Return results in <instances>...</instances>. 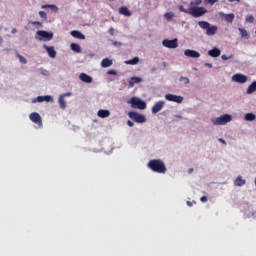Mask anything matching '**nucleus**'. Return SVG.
<instances>
[{"label":"nucleus","instance_id":"8fccbe9b","mask_svg":"<svg viewBox=\"0 0 256 256\" xmlns=\"http://www.w3.org/2000/svg\"><path fill=\"white\" fill-rule=\"evenodd\" d=\"M127 124H128L129 127H133L134 126V123L132 121H130V120H128Z\"/></svg>","mask_w":256,"mask_h":256},{"label":"nucleus","instance_id":"423d86ee","mask_svg":"<svg viewBox=\"0 0 256 256\" xmlns=\"http://www.w3.org/2000/svg\"><path fill=\"white\" fill-rule=\"evenodd\" d=\"M54 38L53 32H47V30H37L35 39L40 42H50Z\"/></svg>","mask_w":256,"mask_h":256},{"label":"nucleus","instance_id":"dca6fc26","mask_svg":"<svg viewBox=\"0 0 256 256\" xmlns=\"http://www.w3.org/2000/svg\"><path fill=\"white\" fill-rule=\"evenodd\" d=\"M79 79L86 84H91L93 82V78L85 73H81Z\"/></svg>","mask_w":256,"mask_h":256},{"label":"nucleus","instance_id":"6e6552de","mask_svg":"<svg viewBox=\"0 0 256 256\" xmlns=\"http://www.w3.org/2000/svg\"><path fill=\"white\" fill-rule=\"evenodd\" d=\"M129 117L135 121L136 123H145L147 121L146 117L142 114H139L138 112L131 111L129 112Z\"/></svg>","mask_w":256,"mask_h":256},{"label":"nucleus","instance_id":"bf43d9fd","mask_svg":"<svg viewBox=\"0 0 256 256\" xmlns=\"http://www.w3.org/2000/svg\"><path fill=\"white\" fill-rule=\"evenodd\" d=\"M255 186H256V177H255Z\"/></svg>","mask_w":256,"mask_h":256},{"label":"nucleus","instance_id":"603ef678","mask_svg":"<svg viewBox=\"0 0 256 256\" xmlns=\"http://www.w3.org/2000/svg\"><path fill=\"white\" fill-rule=\"evenodd\" d=\"M187 205H188L189 207H192V206H193V202L187 201Z\"/></svg>","mask_w":256,"mask_h":256},{"label":"nucleus","instance_id":"473e14b6","mask_svg":"<svg viewBox=\"0 0 256 256\" xmlns=\"http://www.w3.org/2000/svg\"><path fill=\"white\" fill-rule=\"evenodd\" d=\"M202 4V0H193L190 2L191 7H197Z\"/></svg>","mask_w":256,"mask_h":256},{"label":"nucleus","instance_id":"4d7b16f0","mask_svg":"<svg viewBox=\"0 0 256 256\" xmlns=\"http://www.w3.org/2000/svg\"><path fill=\"white\" fill-rule=\"evenodd\" d=\"M175 117H177V118H179V119H181V118H182V116H181V115H175Z\"/></svg>","mask_w":256,"mask_h":256},{"label":"nucleus","instance_id":"cd10ccee","mask_svg":"<svg viewBox=\"0 0 256 256\" xmlns=\"http://www.w3.org/2000/svg\"><path fill=\"white\" fill-rule=\"evenodd\" d=\"M254 92H256V81L250 84L247 88V94L252 95Z\"/></svg>","mask_w":256,"mask_h":256},{"label":"nucleus","instance_id":"39448f33","mask_svg":"<svg viewBox=\"0 0 256 256\" xmlns=\"http://www.w3.org/2000/svg\"><path fill=\"white\" fill-rule=\"evenodd\" d=\"M198 25L201 29L206 30L207 36H215L219 31V28L217 26H213L211 25V23H208L206 21H200Z\"/></svg>","mask_w":256,"mask_h":256},{"label":"nucleus","instance_id":"49530a36","mask_svg":"<svg viewBox=\"0 0 256 256\" xmlns=\"http://www.w3.org/2000/svg\"><path fill=\"white\" fill-rule=\"evenodd\" d=\"M200 200L203 203L207 202V196H202V198H200Z\"/></svg>","mask_w":256,"mask_h":256},{"label":"nucleus","instance_id":"c9c22d12","mask_svg":"<svg viewBox=\"0 0 256 256\" xmlns=\"http://www.w3.org/2000/svg\"><path fill=\"white\" fill-rule=\"evenodd\" d=\"M179 81L184 83L185 85H188L190 83V80L187 77H180Z\"/></svg>","mask_w":256,"mask_h":256},{"label":"nucleus","instance_id":"4c0bfd02","mask_svg":"<svg viewBox=\"0 0 256 256\" xmlns=\"http://www.w3.org/2000/svg\"><path fill=\"white\" fill-rule=\"evenodd\" d=\"M17 57L19 59V61L22 63V64H26L27 63V60L24 56L20 55V54H17Z\"/></svg>","mask_w":256,"mask_h":256},{"label":"nucleus","instance_id":"2eb2a0df","mask_svg":"<svg viewBox=\"0 0 256 256\" xmlns=\"http://www.w3.org/2000/svg\"><path fill=\"white\" fill-rule=\"evenodd\" d=\"M219 15L228 23H233L235 19V14L230 13V14H225L224 12H220Z\"/></svg>","mask_w":256,"mask_h":256},{"label":"nucleus","instance_id":"aec40b11","mask_svg":"<svg viewBox=\"0 0 256 256\" xmlns=\"http://www.w3.org/2000/svg\"><path fill=\"white\" fill-rule=\"evenodd\" d=\"M111 115V112L110 110H106V109H100L98 112H97V116L100 117V118H107Z\"/></svg>","mask_w":256,"mask_h":256},{"label":"nucleus","instance_id":"a19ab883","mask_svg":"<svg viewBox=\"0 0 256 256\" xmlns=\"http://www.w3.org/2000/svg\"><path fill=\"white\" fill-rule=\"evenodd\" d=\"M112 45H113L114 47H121V46H122V43L119 42V41H112Z\"/></svg>","mask_w":256,"mask_h":256},{"label":"nucleus","instance_id":"2f4dec72","mask_svg":"<svg viewBox=\"0 0 256 256\" xmlns=\"http://www.w3.org/2000/svg\"><path fill=\"white\" fill-rule=\"evenodd\" d=\"M43 102L53 103L54 102V98L51 95H45V96H43Z\"/></svg>","mask_w":256,"mask_h":256},{"label":"nucleus","instance_id":"1a4fd4ad","mask_svg":"<svg viewBox=\"0 0 256 256\" xmlns=\"http://www.w3.org/2000/svg\"><path fill=\"white\" fill-rule=\"evenodd\" d=\"M162 46L167 49H177L178 48V39L177 38H174L172 40L164 39L162 41Z\"/></svg>","mask_w":256,"mask_h":256},{"label":"nucleus","instance_id":"ddd939ff","mask_svg":"<svg viewBox=\"0 0 256 256\" xmlns=\"http://www.w3.org/2000/svg\"><path fill=\"white\" fill-rule=\"evenodd\" d=\"M166 102L164 100L157 101L152 107L153 115H157L165 108Z\"/></svg>","mask_w":256,"mask_h":256},{"label":"nucleus","instance_id":"c756f323","mask_svg":"<svg viewBox=\"0 0 256 256\" xmlns=\"http://www.w3.org/2000/svg\"><path fill=\"white\" fill-rule=\"evenodd\" d=\"M244 119L246 121H254L256 119V115L254 113H247L245 116H244Z\"/></svg>","mask_w":256,"mask_h":256},{"label":"nucleus","instance_id":"a18cd8bd","mask_svg":"<svg viewBox=\"0 0 256 256\" xmlns=\"http://www.w3.org/2000/svg\"><path fill=\"white\" fill-rule=\"evenodd\" d=\"M107 73H108L109 75H114V76L117 75V72H116L115 70H109Z\"/></svg>","mask_w":256,"mask_h":256},{"label":"nucleus","instance_id":"e433bc0d","mask_svg":"<svg viewBox=\"0 0 256 256\" xmlns=\"http://www.w3.org/2000/svg\"><path fill=\"white\" fill-rule=\"evenodd\" d=\"M233 57H234V55H229V56H227V55L223 54V55L221 56V59H222L223 61H229V59H233Z\"/></svg>","mask_w":256,"mask_h":256},{"label":"nucleus","instance_id":"f8f14e48","mask_svg":"<svg viewBox=\"0 0 256 256\" xmlns=\"http://www.w3.org/2000/svg\"><path fill=\"white\" fill-rule=\"evenodd\" d=\"M42 48L46 51L50 59H56L57 51L54 46H48L47 44H43Z\"/></svg>","mask_w":256,"mask_h":256},{"label":"nucleus","instance_id":"b1692460","mask_svg":"<svg viewBox=\"0 0 256 256\" xmlns=\"http://www.w3.org/2000/svg\"><path fill=\"white\" fill-rule=\"evenodd\" d=\"M70 50H72L73 52H75L77 54H80L82 52L80 45L77 43L70 44Z\"/></svg>","mask_w":256,"mask_h":256},{"label":"nucleus","instance_id":"6ab92c4d","mask_svg":"<svg viewBox=\"0 0 256 256\" xmlns=\"http://www.w3.org/2000/svg\"><path fill=\"white\" fill-rule=\"evenodd\" d=\"M143 80L140 77H132L129 82V88H133L136 84H140Z\"/></svg>","mask_w":256,"mask_h":256},{"label":"nucleus","instance_id":"ea45409f","mask_svg":"<svg viewBox=\"0 0 256 256\" xmlns=\"http://www.w3.org/2000/svg\"><path fill=\"white\" fill-rule=\"evenodd\" d=\"M246 22H248V23H253V22H254V17H253V15H248V16L246 17Z\"/></svg>","mask_w":256,"mask_h":256},{"label":"nucleus","instance_id":"f3484780","mask_svg":"<svg viewBox=\"0 0 256 256\" xmlns=\"http://www.w3.org/2000/svg\"><path fill=\"white\" fill-rule=\"evenodd\" d=\"M70 35H72V37L78 39V40H85L86 37L82 32H79V30H72V32H70Z\"/></svg>","mask_w":256,"mask_h":256},{"label":"nucleus","instance_id":"f257e3e1","mask_svg":"<svg viewBox=\"0 0 256 256\" xmlns=\"http://www.w3.org/2000/svg\"><path fill=\"white\" fill-rule=\"evenodd\" d=\"M148 169L154 173L165 174L167 173V167L163 160L161 159H152L147 164Z\"/></svg>","mask_w":256,"mask_h":256},{"label":"nucleus","instance_id":"37998d69","mask_svg":"<svg viewBox=\"0 0 256 256\" xmlns=\"http://www.w3.org/2000/svg\"><path fill=\"white\" fill-rule=\"evenodd\" d=\"M40 73L44 76H49L50 75V72L46 69H42Z\"/></svg>","mask_w":256,"mask_h":256},{"label":"nucleus","instance_id":"052dcab7","mask_svg":"<svg viewBox=\"0 0 256 256\" xmlns=\"http://www.w3.org/2000/svg\"><path fill=\"white\" fill-rule=\"evenodd\" d=\"M255 33H256V30H255Z\"/></svg>","mask_w":256,"mask_h":256},{"label":"nucleus","instance_id":"4be33fe9","mask_svg":"<svg viewBox=\"0 0 256 256\" xmlns=\"http://www.w3.org/2000/svg\"><path fill=\"white\" fill-rule=\"evenodd\" d=\"M113 65V60L109 59V58H104L101 61V67L103 68H108L111 67Z\"/></svg>","mask_w":256,"mask_h":256},{"label":"nucleus","instance_id":"7c9ffc66","mask_svg":"<svg viewBox=\"0 0 256 256\" xmlns=\"http://www.w3.org/2000/svg\"><path fill=\"white\" fill-rule=\"evenodd\" d=\"M174 17H175V13L174 12H168V13L164 14V18L167 21H171Z\"/></svg>","mask_w":256,"mask_h":256},{"label":"nucleus","instance_id":"4468645a","mask_svg":"<svg viewBox=\"0 0 256 256\" xmlns=\"http://www.w3.org/2000/svg\"><path fill=\"white\" fill-rule=\"evenodd\" d=\"M184 56L190 57L191 59H199L201 54L196 50L186 49L184 50Z\"/></svg>","mask_w":256,"mask_h":256},{"label":"nucleus","instance_id":"3c124183","mask_svg":"<svg viewBox=\"0 0 256 256\" xmlns=\"http://www.w3.org/2000/svg\"><path fill=\"white\" fill-rule=\"evenodd\" d=\"M240 1H241V0H228L229 3H234V2L240 3Z\"/></svg>","mask_w":256,"mask_h":256},{"label":"nucleus","instance_id":"58836bf2","mask_svg":"<svg viewBox=\"0 0 256 256\" xmlns=\"http://www.w3.org/2000/svg\"><path fill=\"white\" fill-rule=\"evenodd\" d=\"M39 16L44 19V20H47L48 19V15L45 11H40L39 12Z\"/></svg>","mask_w":256,"mask_h":256},{"label":"nucleus","instance_id":"f704fd0d","mask_svg":"<svg viewBox=\"0 0 256 256\" xmlns=\"http://www.w3.org/2000/svg\"><path fill=\"white\" fill-rule=\"evenodd\" d=\"M219 0H204L205 5H214L218 3Z\"/></svg>","mask_w":256,"mask_h":256},{"label":"nucleus","instance_id":"bb28decb","mask_svg":"<svg viewBox=\"0 0 256 256\" xmlns=\"http://www.w3.org/2000/svg\"><path fill=\"white\" fill-rule=\"evenodd\" d=\"M42 9H47L50 8L53 12L57 13L59 11V8L57 5L55 4H47V5H42L41 6Z\"/></svg>","mask_w":256,"mask_h":256},{"label":"nucleus","instance_id":"c03bdc74","mask_svg":"<svg viewBox=\"0 0 256 256\" xmlns=\"http://www.w3.org/2000/svg\"><path fill=\"white\" fill-rule=\"evenodd\" d=\"M108 33H109L111 36H114V33H115L114 28H109Z\"/></svg>","mask_w":256,"mask_h":256},{"label":"nucleus","instance_id":"0eeeda50","mask_svg":"<svg viewBox=\"0 0 256 256\" xmlns=\"http://www.w3.org/2000/svg\"><path fill=\"white\" fill-rule=\"evenodd\" d=\"M164 98L168 102H173V103H176V104H182L183 101H184L183 96L177 95V94H172V93L165 94Z\"/></svg>","mask_w":256,"mask_h":256},{"label":"nucleus","instance_id":"5fc2aeb1","mask_svg":"<svg viewBox=\"0 0 256 256\" xmlns=\"http://www.w3.org/2000/svg\"><path fill=\"white\" fill-rule=\"evenodd\" d=\"M3 42H4V40H3L2 36H0V46H2Z\"/></svg>","mask_w":256,"mask_h":256},{"label":"nucleus","instance_id":"79ce46f5","mask_svg":"<svg viewBox=\"0 0 256 256\" xmlns=\"http://www.w3.org/2000/svg\"><path fill=\"white\" fill-rule=\"evenodd\" d=\"M60 96H62L63 98L71 97L72 96V92L62 93V94H60Z\"/></svg>","mask_w":256,"mask_h":256},{"label":"nucleus","instance_id":"393cba45","mask_svg":"<svg viewBox=\"0 0 256 256\" xmlns=\"http://www.w3.org/2000/svg\"><path fill=\"white\" fill-rule=\"evenodd\" d=\"M58 104H59V108L62 109V110H65L66 107H67L65 98L63 96H61V95H59Z\"/></svg>","mask_w":256,"mask_h":256},{"label":"nucleus","instance_id":"f03ea898","mask_svg":"<svg viewBox=\"0 0 256 256\" xmlns=\"http://www.w3.org/2000/svg\"><path fill=\"white\" fill-rule=\"evenodd\" d=\"M180 12H184L192 15L194 18H199L204 16L208 11L204 7H190L189 9H185L184 6L178 7Z\"/></svg>","mask_w":256,"mask_h":256},{"label":"nucleus","instance_id":"9b49d317","mask_svg":"<svg viewBox=\"0 0 256 256\" xmlns=\"http://www.w3.org/2000/svg\"><path fill=\"white\" fill-rule=\"evenodd\" d=\"M30 120L38 125L39 128H43V119L41 118V115L37 112H33L29 115Z\"/></svg>","mask_w":256,"mask_h":256},{"label":"nucleus","instance_id":"7ed1b4c3","mask_svg":"<svg viewBox=\"0 0 256 256\" xmlns=\"http://www.w3.org/2000/svg\"><path fill=\"white\" fill-rule=\"evenodd\" d=\"M210 121L214 126H225L233 121V116L231 114H222L218 117L211 118Z\"/></svg>","mask_w":256,"mask_h":256},{"label":"nucleus","instance_id":"5701e85b","mask_svg":"<svg viewBox=\"0 0 256 256\" xmlns=\"http://www.w3.org/2000/svg\"><path fill=\"white\" fill-rule=\"evenodd\" d=\"M246 184V180L243 179L242 176H238V178L235 179L234 181V186L242 187Z\"/></svg>","mask_w":256,"mask_h":256},{"label":"nucleus","instance_id":"6e6d98bb","mask_svg":"<svg viewBox=\"0 0 256 256\" xmlns=\"http://www.w3.org/2000/svg\"><path fill=\"white\" fill-rule=\"evenodd\" d=\"M33 25H41L40 22H33Z\"/></svg>","mask_w":256,"mask_h":256},{"label":"nucleus","instance_id":"9d476101","mask_svg":"<svg viewBox=\"0 0 256 256\" xmlns=\"http://www.w3.org/2000/svg\"><path fill=\"white\" fill-rule=\"evenodd\" d=\"M231 81L238 84H245L248 82V77L244 74L238 73L231 77Z\"/></svg>","mask_w":256,"mask_h":256},{"label":"nucleus","instance_id":"a878e982","mask_svg":"<svg viewBox=\"0 0 256 256\" xmlns=\"http://www.w3.org/2000/svg\"><path fill=\"white\" fill-rule=\"evenodd\" d=\"M238 31H240V37H242V39L249 40L250 34L247 32V30L244 28H238Z\"/></svg>","mask_w":256,"mask_h":256},{"label":"nucleus","instance_id":"de8ad7c7","mask_svg":"<svg viewBox=\"0 0 256 256\" xmlns=\"http://www.w3.org/2000/svg\"><path fill=\"white\" fill-rule=\"evenodd\" d=\"M220 143H222L223 145H227V142H226V140H224V139H219L218 140Z\"/></svg>","mask_w":256,"mask_h":256},{"label":"nucleus","instance_id":"864d4df0","mask_svg":"<svg viewBox=\"0 0 256 256\" xmlns=\"http://www.w3.org/2000/svg\"><path fill=\"white\" fill-rule=\"evenodd\" d=\"M17 33V28H12V34H16Z\"/></svg>","mask_w":256,"mask_h":256},{"label":"nucleus","instance_id":"13d9d810","mask_svg":"<svg viewBox=\"0 0 256 256\" xmlns=\"http://www.w3.org/2000/svg\"><path fill=\"white\" fill-rule=\"evenodd\" d=\"M192 171H193V168H191V169L189 170V173H192Z\"/></svg>","mask_w":256,"mask_h":256},{"label":"nucleus","instance_id":"c85d7f7f","mask_svg":"<svg viewBox=\"0 0 256 256\" xmlns=\"http://www.w3.org/2000/svg\"><path fill=\"white\" fill-rule=\"evenodd\" d=\"M139 61H140L139 57H135L131 60L124 61V64H126V65H136V64L139 63Z\"/></svg>","mask_w":256,"mask_h":256},{"label":"nucleus","instance_id":"09e8293b","mask_svg":"<svg viewBox=\"0 0 256 256\" xmlns=\"http://www.w3.org/2000/svg\"><path fill=\"white\" fill-rule=\"evenodd\" d=\"M206 67H208V68H213V64H211V63H205L204 64Z\"/></svg>","mask_w":256,"mask_h":256},{"label":"nucleus","instance_id":"412c9836","mask_svg":"<svg viewBox=\"0 0 256 256\" xmlns=\"http://www.w3.org/2000/svg\"><path fill=\"white\" fill-rule=\"evenodd\" d=\"M208 56L210 57H220L221 56V50L218 48H213L208 51Z\"/></svg>","mask_w":256,"mask_h":256},{"label":"nucleus","instance_id":"a211bd4d","mask_svg":"<svg viewBox=\"0 0 256 256\" xmlns=\"http://www.w3.org/2000/svg\"><path fill=\"white\" fill-rule=\"evenodd\" d=\"M118 12L120 15H124L126 17L132 16V12L126 6L120 7Z\"/></svg>","mask_w":256,"mask_h":256},{"label":"nucleus","instance_id":"20e7f679","mask_svg":"<svg viewBox=\"0 0 256 256\" xmlns=\"http://www.w3.org/2000/svg\"><path fill=\"white\" fill-rule=\"evenodd\" d=\"M126 104L130 105L132 109L141 111L145 110L147 107L146 102L137 96H133L131 99L126 100Z\"/></svg>","mask_w":256,"mask_h":256},{"label":"nucleus","instance_id":"72a5a7b5","mask_svg":"<svg viewBox=\"0 0 256 256\" xmlns=\"http://www.w3.org/2000/svg\"><path fill=\"white\" fill-rule=\"evenodd\" d=\"M32 103L33 104L43 103V96H38V97L33 98Z\"/></svg>","mask_w":256,"mask_h":256}]
</instances>
